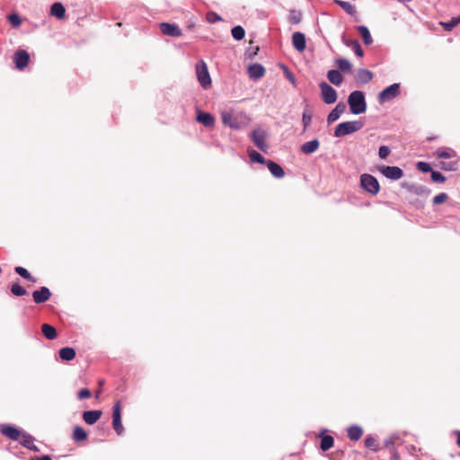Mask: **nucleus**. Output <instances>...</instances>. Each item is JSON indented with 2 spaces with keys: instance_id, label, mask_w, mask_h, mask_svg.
Wrapping results in <instances>:
<instances>
[{
  "instance_id": "1",
  "label": "nucleus",
  "mask_w": 460,
  "mask_h": 460,
  "mask_svg": "<svg viewBox=\"0 0 460 460\" xmlns=\"http://www.w3.org/2000/svg\"><path fill=\"white\" fill-rule=\"evenodd\" d=\"M350 112L353 114L364 113L367 110L365 95L361 91L352 92L348 98Z\"/></svg>"
},
{
  "instance_id": "2",
  "label": "nucleus",
  "mask_w": 460,
  "mask_h": 460,
  "mask_svg": "<svg viewBox=\"0 0 460 460\" xmlns=\"http://www.w3.org/2000/svg\"><path fill=\"white\" fill-rule=\"evenodd\" d=\"M363 123L360 120L346 121L340 123L334 131L336 137H343L360 130L363 128Z\"/></svg>"
},
{
  "instance_id": "3",
  "label": "nucleus",
  "mask_w": 460,
  "mask_h": 460,
  "mask_svg": "<svg viewBox=\"0 0 460 460\" xmlns=\"http://www.w3.org/2000/svg\"><path fill=\"white\" fill-rule=\"evenodd\" d=\"M360 186L365 191L372 195L377 194L380 190L378 181L368 173H364L360 176Z\"/></svg>"
},
{
  "instance_id": "4",
  "label": "nucleus",
  "mask_w": 460,
  "mask_h": 460,
  "mask_svg": "<svg viewBox=\"0 0 460 460\" xmlns=\"http://www.w3.org/2000/svg\"><path fill=\"white\" fill-rule=\"evenodd\" d=\"M196 74L198 81L203 88L207 89L211 86V78L208 73V69L207 64L203 60H200L197 63Z\"/></svg>"
},
{
  "instance_id": "5",
  "label": "nucleus",
  "mask_w": 460,
  "mask_h": 460,
  "mask_svg": "<svg viewBox=\"0 0 460 460\" xmlns=\"http://www.w3.org/2000/svg\"><path fill=\"white\" fill-rule=\"evenodd\" d=\"M252 141L254 145L263 152H266L269 146L266 141L267 134L261 128H257L252 130L250 135Z\"/></svg>"
},
{
  "instance_id": "6",
  "label": "nucleus",
  "mask_w": 460,
  "mask_h": 460,
  "mask_svg": "<svg viewBox=\"0 0 460 460\" xmlns=\"http://www.w3.org/2000/svg\"><path fill=\"white\" fill-rule=\"evenodd\" d=\"M319 87L322 99L326 104H332L337 101V92L326 82H321Z\"/></svg>"
},
{
  "instance_id": "7",
  "label": "nucleus",
  "mask_w": 460,
  "mask_h": 460,
  "mask_svg": "<svg viewBox=\"0 0 460 460\" xmlns=\"http://www.w3.org/2000/svg\"><path fill=\"white\" fill-rule=\"evenodd\" d=\"M121 402L119 401L116 402L112 411V427L118 435H121L124 431L121 422Z\"/></svg>"
},
{
  "instance_id": "8",
  "label": "nucleus",
  "mask_w": 460,
  "mask_h": 460,
  "mask_svg": "<svg viewBox=\"0 0 460 460\" xmlns=\"http://www.w3.org/2000/svg\"><path fill=\"white\" fill-rule=\"evenodd\" d=\"M399 84H394L386 87L378 94V101L380 102H385L393 100L399 94Z\"/></svg>"
},
{
  "instance_id": "9",
  "label": "nucleus",
  "mask_w": 460,
  "mask_h": 460,
  "mask_svg": "<svg viewBox=\"0 0 460 460\" xmlns=\"http://www.w3.org/2000/svg\"><path fill=\"white\" fill-rule=\"evenodd\" d=\"M221 119L225 126H227L233 129H240L242 128V123L239 120V118L237 116H234L229 111H222Z\"/></svg>"
},
{
  "instance_id": "10",
  "label": "nucleus",
  "mask_w": 460,
  "mask_h": 460,
  "mask_svg": "<svg viewBox=\"0 0 460 460\" xmlns=\"http://www.w3.org/2000/svg\"><path fill=\"white\" fill-rule=\"evenodd\" d=\"M30 61V55L24 49H19L15 52L13 56V62L15 64V67L19 70L24 69Z\"/></svg>"
},
{
  "instance_id": "11",
  "label": "nucleus",
  "mask_w": 460,
  "mask_h": 460,
  "mask_svg": "<svg viewBox=\"0 0 460 460\" xmlns=\"http://www.w3.org/2000/svg\"><path fill=\"white\" fill-rule=\"evenodd\" d=\"M379 171L381 173L391 180H399L402 177L403 172L397 166H382Z\"/></svg>"
},
{
  "instance_id": "12",
  "label": "nucleus",
  "mask_w": 460,
  "mask_h": 460,
  "mask_svg": "<svg viewBox=\"0 0 460 460\" xmlns=\"http://www.w3.org/2000/svg\"><path fill=\"white\" fill-rule=\"evenodd\" d=\"M0 432L4 437H6V438H10L12 440H15V441H19L21 437L23 434L18 429H16L15 427H13V426L8 425V424L1 425L0 426Z\"/></svg>"
},
{
  "instance_id": "13",
  "label": "nucleus",
  "mask_w": 460,
  "mask_h": 460,
  "mask_svg": "<svg viewBox=\"0 0 460 460\" xmlns=\"http://www.w3.org/2000/svg\"><path fill=\"white\" fill-rule=\"evenodd\" d=\"M160 30L164 35L171 37H180L182 34L181 30L174 23L162 22Z\"/></svg>"
},
{
  "instance_id": "14",
  "label": "nucleus",
  "mask_w": 460,
  "mask_h": 460,
  "mask_svg": "<svg viewBox=\"0 0 460 460\" xmlns=\"http://www.w3.org/2000/svg\"><path fill=\"white\" fill-rule=\"evenodd\" d=\"M51 296V292L47 287H41L39 290L32 293L33 301L36 304L47 302Z\"/></svg>"
},
{
  "instance_id": "15",
  "label": "nucleus",
  "mask_w": 460,
  "mask_h": 460,
  "mask_svg": "<svg viewBox=\"0 0 460 460\" xmlns=\"http://www.w3.org/2000/svg\"><path fill=\"white\" fill-rule=\"evenodd\" d=\"M102 415V411L100 410L86 411L83 412V420L86 424H95Z\"/></svg>"
},
{
  "instance_id": "16",
  "label": "nucleus",
  "mask_w": 460,
  "mask_h": 460,
  "mask_svg": "<svg viewBox=\"0 0 460 460\" xmlns=\"http://www.w3.org/2000/svg\"><path fill=\"white\" fill-rule=\"evenodd\" d=\"M293 47L299 52H303L306 48L305 37L302 32L296 31L292 35Z\"/></svg>"
},
{
  "instance_id": "17",
  "label": "nucleus",
  "mask_w": 460,
  "mask_h": 460,
  "mask_svg": "<svg viewBox=\"0 0 460 460\" xmlns=\"http://www.w3.org/2000/svg\"><path fill=\"white\" fill-rule=\"evenodd\" d=\"M196 119L207 128H213L215 126V118L208 112L199 111Z\"/></svg>"
},
{
  "instance_id": "18",
  "label": "nucleus",
  "mask_w": 460,
  "mask_h": 460,
  "mask_svg": "<svg viewBox=\"0 0 460 460\" xmlns=\"http://www.w3.org/2000/svg\"><path fill=\"white\" fill-rule=\"evenodd\" d=\"M346 105L343 102H339L336 107L329 113L327 117L328 124H332L336 121L340 116L345 111Z\"/></svg>"
},
{
  "instance_id": "19",
  "label": "nucleus",
  "mask_w": 460,
  "mask_h": 460,
  "mask_svg": "<svg viewBox=\"0 0 460 460\" xmlns=\"http://www.w3.org/2000/svg\"><path fill=\"white\" fill-rule=\"evenodd\" d=\"M265 74V68L261 64H252L248 67V75L250 78L257 80Z\"/></svg>"
},
{
  "instance_id": "20",
  "label": "nucleus",
  "mask_w": 460,
  "mask_h": 460,
  "mask_svg": "<svg viewBox=\"0 0 460 460\" xmlns=\"http://www.w3.org/2000/svg\"><path fill=\"white\" fill-rule=\"evenodd\" d=\"M266 165H267L268 169L270 170V173L274 177H276V178H283L284 177L285 172H284L283 168L277 163H275L271 160H268V162L266 163Z\"/></svg>"
},
{
  "instance_id": "21",
  "label": "nucleus",
  "mask_w": 460,
  "mask_h": 460,
  "mask_svg": "<svg viewBox=\"0 0 460 460\" xmlns=\"http://www.w3.org/2000/svg\"><path fill=\"white\" fill-rule=\"evenodd\" d=\"M19 442L21 445H22L23 447H25L32 451H35V452L40 451L38 447L34 445V438L32 436H31L30 434L23 433L22 436L21 437Z\"/></svg>"
},
{
  "instance_id": "22",
  "label": "nucleus",
  "mask_w": 460,
  "mask_h": 460,
  "mask_svg": "<svg viewBox=\"0 0 460 460\" xmlns=\"http://www.w3.org/2000/svg\"><path fill=\"white\" fill-rule=\"evenodd\" d=\"M327 78L332 84L340 86L343 82V76L339 70H330L327 73Z\"/></svg>"
},
{
  "instance_id": "23",
  "label": "nucleus",
  "mask_w": 460,
  "mask_h": 460,
  "mask_svg": "<svg viewBox=\"0 0 460 460\" xmlns=\"http://www.w3.org/2000/svg\"><path fill=\"white\" fill-rule=\"evenodd\" d=\"M434 155L437 158L440 159H451L456 155V152L449 148V147H441L438 148L435 153Z\"/></svg>"
},
{
  "instance_id": "24",
  "label": "nucleus",
  "mask_w": 460,
  "mask_h": 460,
  "mask_svg": "<svg viewBox=\"0 0 460 460\" xmlns=\"http://www.w3.org/2000/svg\"><path fill=\"white\" fill-rule=\"evenodd\" d=\"M373 78V73L367 69L361 68L357 73V81L362 84H367Z\"/></svg>"
},
{
  "instance_id": "25",
  "label": "nucleus",
  "mask_w": 460,
  "mask_h": 460,
  "mask_svg": "<svg viewBox=\"0 0 460 460\" xmlns=\"http://www.w3.org/2000/svg\"><path fill=\"white\" fill-rule=\"evenodd\" d=\"M320 143L317 139H314L308 142H305L301 146V151L304 154L309 155L314 153L319 148Z\"/></svg>"
},
{
  "instance_id": "26",
  "label": "nucleus",
  "mask_w": 460,
  "mask_h": 460,
  "mask_svg": "<svg viewBox=\"0 0 460 460\" xmlns=\"http://www.w3.org/2000/svg\"><path fill=\"white\" fill-rule=\"evenodd\" d=\"M41 332L48 340H55L58 337L56 328L49 323H43L41 325Z\"/></svg>"
},
{
  "instance_id": "27",
  "label": "nucleus",
  "mask_w": 460,
  "mask_h": 460,
  "mask_svg": "<svg viewBox=\"0 0 460 460\" xmlns=\"http://www.w3.org/2000/svg\"><path fill=\"white\" fill-rule=\"evenodd\" d=\"M59 357L62 360L71 361L75 358V350L70 347H65L59 349Z\"/></svg>"
},
{
  "instance_id": "28",
  "label": "nucleus",
  "mask_w": 460,
  "mask_h": 460,
  "mask_svg": "<svg viewBox=\"0 0 460 460\" xmlns=\"http://www.w3.org/2000/svg\"><path fill=\"white\" fill-rule=\"evenodd\" d=\"M66 9L61 3H54L50 8V14L57 17L58 19H63L65 17Z\"/></svg>"
},
{
  "instance_id": "29",
  "label": "nucleus",
  "mask_w": 460,
  "mask_h": 460,
  "mask_svg": "<svg viewBox=\"0 0 460 460\" xmlns=\"http://www.w3.org/2000/svg\"><path fill=\"white\" fill-rule=\"evenodd\" d=\"M363 434V430L358 426H351L348 429V437L350 440L358 441Z\"/></svg>"
},
{
  "instance_id": "30",
  "label": "nucleus",
  "mask_w": 460,
  "mask_h": 460,
  "mask_svg": "<svg viewBox=\"0 0 460 460\" xmlns=\"http://www.w3.org/2000/svg\"><path fill=\"white\" fill-rule=\"evenodd\" d=\"M87 432L80 426H76L73 431V439L76 442H82L87 439Z\"/></svg>"
},
{
  "instance_id": "31",
  "label": "nucleus",
  "mask_w": 460,
  "mask_h": 460,
  "mask_svg": "<svg viewBox=\"0 0 460 460\" xmlns=\"http://www.w3.org/2000/svg\"><path fill=\"white\" fill-rule=\"evenodd\" d=\"M334 439L330 435H321L320 447L323 451H327L333 447Z\"/></svg>"
},
{
  "instance_id": "32",
  "label": "nucleus",
  "mask_w": 460,
  "mask_h": 460,
  "mask_svg": "<svg viewBox=\"0 0 460 460\" xmlns=\"http://www.w3.org/2000/svg\"><path fill=\"white\" fill-rule=\"evenodd\" d=\"M358 31L366 45H370L373 42L371 34L366 26H364V25L358 26Z\"/></svg>"
},
{
  "instance_id": "33",
  "label": "nucleus",
  "mask_w": 460,
  "mask_h": 460,
  "mask_svg": "<svg viewBox=\"0 0 460 460\" xmlns=\"http://www.w3.org/2000/svg\"><path fill=\"white\" fill-rule=\"evenodd\" d=\"M14 271L25 279L31 281L33 283L36 282V279L32 277L25 268L17 266L14 268Z\"/></svg>"
},
{
  "instance_id": "34",
  "label": "nucleus",
  "mask_w": 460,
  "mask_h": 460,
  "mask_svg": "<svg viewBox=\"0 0 460 460\" xmlns=\"http://www.w3.org/2000/svg\"><path fill=\"white\" fill-rule=\"evenodd\" d=\"M248 153L251 161L253 163L266 164V163L268 162V160H266L260 153H258L255 150H249Z\"/></svg>"
},
{
  "instance_id": "35",
  "label": "nucleus",
  "mask_w": 460,
  "mask_h": 460,
  "mask_svg": "<svg viewBox=\"0 0 460 460\" xmlns=\"http://www.w3.org/2000/svg\"><path fill=\"white\" fill-rule=\"evenodd\" d=\"M437 166H438L440 169L444 171H456L457 169V162L456 161H441L439 162Z\"/></svg>"
},
{
  "instance_id": "36",
  "label": "nucleus",
  "mask_w": 460,
  "mask_h": 460,
  "mask_svg": "<svg viewBox=\"0 0 460 460\" xmlns=\"http://www.w3.org/2000/svg\"><path fill=\"white\" fill-rule=\"evenodd\" d=\"M339 69L342 72H349L352 68L350 62L345 58H339L336 60Z\"/></svg>"
},
{
  "instance_id": "37",
  "label": "nucleus",
  "mask_w": 460,
  "mask_h": 460,
  "mask_svg": "<svg viewBox=\"0 0 460 460\" xmlns=\"http://www.w3.org/2000/svg\"><path fill=\"white\" fill-rule=\"evenodd\" d=\"M11 292L15 296H22L27 294L26 289L22 287L19 283H13L11 285Z\"/></svg>"
},
{
  "instance_id": "38",
  "label": "nucleus",
  "mask_w": 460,
  "mask_h": 460,
  "mask_svg": "<svg viewBox=\"0 0 460 460\" xmlns=\"http://www.w3.org/2000/svg\"><path fill=\"white\" fill-rule=\"evenodd\" d=\"M346 44H347L348 46H350V47L353 49V50H354L355 54H356L358 57H359V58L363 57V55H364V51H363V49H362V48H361V46H360V44L358 43V40H350V41H347V43H346Z\"/></svg>"
},
{
  "instance_id": "39",
  "label": "nucleus",
  "mask_w": 460,
  "mask_h": 460,
  "mask_svg": "<svg viewBox=\"0 0 460 460\" xmlns=\"http://www.w3.org/2000/svg\"><path fill=\"white\" fill-rule=\"evenodd\" d=\"M336 3L349 14L356 13V9L350 3L345 1H336Z\"/></svg>"
},
{
  "instance_id": "40",
  "label": "nucleus",
  "mask_w": 460,
  "mask_h": 460,
  "mask_svg": "<svg viewBox=\"0 0 460 460\" xmlns=\"http://www.w3.org/2000/svg\"><path fill=\"white\" fill-rule=\"evenodd\" d=\"M244 35H245V31L242 26L238 25L232 29V36L235 40H241L244 38Z\"/></svg>"
},
{
  "instance_id": "41",
  "label": "nucleus",
  "mask_w": 460,
  "mask_h": 460,
  "mask_svg": "<svg viewBox=\"0 0 460 460\" xmlns=\"http://www.w3.org/2000/svg\"><path fill=\"white\" fill-rule=\"evenodd\" d=\"M365 446L375 452L379 448L377 441L372 437H367L365 439Z\"/></svg>"
},
{
  "instance_id": "42",
  "label": "nucleus",
  "mask_w": 460,
  "mask_h": 460,
  "mask_svg": "<svg viewBox=\"0 0 460 460\" xmlns=\"http://www.w3.org/2000/svg\"><path fill=\"white\" fill-rule=\"evenodd\" d=\"M311 120H312V114H311L310 111L308 109H306L303 112V115H302V122H303L305 129H306L309 127Z\"/></svg>"
},
{
  "instance_id": "43",
  "label": "nucleus",
  "mask_w": 460,
  "mask_h": 460,
  "mask_svg": "<svg viewBox=\"0 0 460 460\" xmlns=\"http://www.w3.org/2000/svg\"><path fill=\"white\" fill-rule=\"evenodd\" d=\"M448 199V195L445 192H441L433 198L434 205H440L445 203Z\"/></svg>"
},
{
  "instance_id": "44",
  "label": "nucleus",
  "mask_w": 460,
  "mask_h": 460,
  "mask_svg": "<svg viewBox=\"0 0 460 460\" xmlns=\"http://www.w3.org/2000/svg\"><path fill=\"white\" fill-rule=\"evenodd\" d=\"M9 22L12 24L13 27L17 28L21 25L22 20L20 16L16 13H13L8 15L7 17Z\"/></svg>"
},
{
  "instance_id": "45",
  "label": "nucleus",
  "mask_w": 460,
  "mask_h": 460,
  "mask_svg": "<svg viewBox=\"0 0 460 460\" xmlns=\"http://www.w3.org/2000/svg\"><path fill=\"white\" fill-rule=\"evenodd\" d=\"M282 68H283L284 74H285L286 77L288 78V80L294 86H296V80L294 74L286 66H282Z\"/></svg>"
},
{
  "instance_id": "46",
  "label": "nucleus",
  "mask_w": 460,
  "mask_h": 460,
  "mask_svg": "<svg viewBox=\"0 0 460 460\" xmlns=\"http://www.w3.org/2000/svg\"><path fill=\"white\" fill-rule=\"evenodd\" d=\"M430 176H431V180L434 182L443 183L446 181V177L444 175H442L439 172L432 171Z\"/></svg>"
},
{
  "instance_id": "47",
  "label": "nucleus",
  "mask_w": 460,
  "mask_h": 460,
  "mask_svg": "<svg viewBox=\"0 0 460 460\" xmlns=\"http://www.w3.org/2000/svg\"><path fill=\"white\" fill-rule=\"evenodd\" d=\"M417 169L422 172H432V168L431 166L429 165V164L426 163V162H419L417 164Z\"/></svg>"
},
{
  "instance_id": "48",
  "label": "nucleus",
  "mask_w": 460,
  "mask_h": 460,
  "mask_svg": "<svg viewBox=\"0 0 460 460\" xmlns=\"http://www.w3.org/2000/svg\"><path fill=\"white\" fill-rule=\"evenodd\" d=\"M289 22L293 24H297L301 22V13L292 11L289 15Z\"/></svg>"
},
{
  "instance_id": "49",
  "label": "nucleus",
  "mask_w": 460,
  "mask_h": 460,
  "mask_svg": "<svg viewBox=\"0 0 460 460\" xmlns=\"http://www.w3.org/2000/svg\"><path fill=\"white\" fill-rule=\"evenodd\" d=\"M222 18L216 13L214 12H209L207 13V21L209 22V23H215L217 22H219L221 21Z\"/></svg>"
},
{
  "instance_id": "50",
  "label": "nucleus",
  "mask_w": 460,
  "mask_h": 460,
  "mask_svg": "<svg viewBox=\"0 0 460 460\" xmlns=\"http://www.w3.org/2000/svg\"><path fill=\"white\" fill-rule=\"evenodd\" d=\"M410 190H413L416 194H425L429 195L430 193V190H429L426 187L420 186V187H411Z\"/></svg>"
},
{
  "instance_id": "51",
  "label": "nucleus",
  "mask_w": 460,
  "mask_h": 460,
  "mask_svg": "<svg viewBox=\"0 0 460 460\" xmlns=\"http://www.w3.org/2000/svg\"><path fill=\"white\" fill-rule=\"evenodd\" d=\"M390 155V149L386 146H382L379 147L378 155L381 159H385Z\"/></svg>"
},
{
  "instance_id": "52",
  "label": "nucleus",
  "mask_w": 460,
  "mask_h": 460,
  "mask_svg": "<svg viewBox=\"0 0 460 460\" xmlns=\"http://www.w3.org/2000/svg\"><path fill=\"white\" fill-rule=\"evenodd\" d=\"M91 395H92L91 391L89 389H87V388L81 389L77 393V397L80 400L90 398Z\"/></svg>"
},
{
  "instance_id": "53",
  "label": "nucleus",
  "mask_w": 460,
  "mask_h": 460,
  "mask_svg": "<svg viewBox=\"0 0 460 460\" xmlns=\"http://www.w3.org/2000/svg\"><path fill=\"white\" fill-rule=\"evenodd\" d=\"M440 24L444 27V29L447 31H451L456 24V22L454 18L451 19L448 22H440Z\"/></svg>"
},
{
  "instance_id": "54",
  "label": "nucleus",
  "mask_w": 460,
  "mask_h": 460,
  "mask_svg": "<svg viewBox=\"0 0 460 460\" xmlns=\"http://www.w3.org/2000/svg\"><path fill=\"white\" fill-rule=\"evenodd\" d=\"M31 460H52L49 456H42L40 457L32 458Z\"/></svg>"
},
{
  "instance_id": "55",
  "label": "nucleus",
  "mask_w": 460,
  "mask_h": 460,
  "mask_svg": "<svg viewBox=\"0 0 460 460\" xmlns=\"http://www.w3.org/2000/svg\"><path fill=\"white\" fill-rule=\"evenodd\" d=\"M456 438H457V439H456V443H457V445H458V446H459V447H460V430H457V431L456 432Z\"/></svg>"
},
{
  "instance_id": "56",
  "label": "nucleus",
  "mask_w": 460,
  "mask_h": 460,
  "mask_svg": "<svg viewBox=\"0 0 460 460\" xmlns=\"http://www.w3.org/2000/svg\"><path fill=\"white\" fill-rule=\"evenodd\" d=\"M100 394H101V390L96 391V393H95V398H97V399H98V398H99V396H100Z\"/></svg>"
},
{
  "instance_id": "57",
  "label": "nucleus",
  "mask_w": 460,
  "mask_h": 460,
  "mask_svg": "<svg viewBox=\"0 0 460 460\" xmlns=\"http://www.w3.org/2000/svg\"><path fill=\"white\" fill-rule=\"evenodd\" d=\"M456 22V24L460 23V15L458 17L454 18Z\"/></svg>"
},
{
  "instance_id": "58",
  "label": "nucleus",
  "mask_w": 460,
  "mask_h": 460,
  "mask_svg": "<svg viewBox=\"0 0 460 460\" xmlns=\"http://www.w3.org/2000/svg\"><path fill=\"white\" fill-rule=\"evenodd\" d=\"M104 384V381L103 380H99V385H102Z\"/></svg>"
}]
</instances>
